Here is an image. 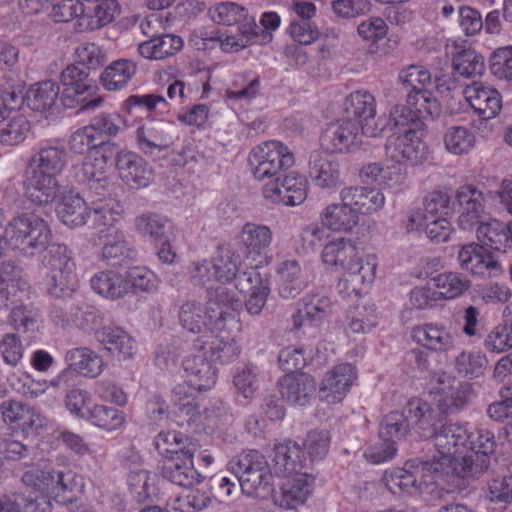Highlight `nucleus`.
Here are the masks:
<instances>
[{
	"label": "nucleus",
	"mask_w": 512,
	"mask_h": 512,
	"mask_svg": "<svg viewBox=\"0 0 512 512\" xmlns=\"http://www.w3.org/2000/svg\"><path fill=\"white\" fill-rule=\"evenodd\" d=\"M495 447L494 435L488 430L474 433L466 425H449L436 436L432 459L409 460L404 467L386 473L384 480L393 494L431 493L441 478L466 479L482 473L488 468V457Z\"/></svg>",
	"instance_id": "f257e3e1"
},
{
	"label": "nucleus",
	"mask_w": 512,
	"mask_h": 512,
	"mask_svg": "<svg viewBox=\"0 0 512 512\" xmlns=\"http://www.w3.org/2000/svg\"><path fill=\"white\" fill-rule=\"evenodd\" d=\"M241 301L229 288H221L205 305L195 300L183 302L179 308L180 326L193 334H204L197 349L210 353L222 362H230L240 353L237 344L241 322L237 311Z\"/></svg>",
	"instance_id": "f03ea898"
},
{
	"label": "nucleus",
	"mask_w": 512,
	"mask_h": 512,
	"mask_svg": "<svg viewBox=\"0 0 512 512\" xmlns=\"http://www.w3.org/2000/svg\"><path fill=\"white\" fill-rule=\"evenodd\" d=\"M321 262L328 271L341 272L337 289L344 298L367 294L376 279L379 264L375 253H360L356 243L346 237L327 242L321 251Z\"/></svg>",
	"instance_id": "7ed1b4c3"
},
{
	"label": "nucleus",
	"mask_w": 512,
	"mask_h": 512,
	"mask_svg": "<svg viewBox=\"0 0 512 512\" xmlns=\"http://www.w3.org/2000/svg\"><path fill=\"white\" fill-rule=\"evenodd\" d=\"M422 117L424 114L413 112L404 105H395L391 109L389 120L395 131L385 143L388 160L405 167L420 166L427 161L430 151L425 142L426 128Z\"/></svg>",
	"instance_id": "20e7f679"
},
{
	"label": "nucleus",
	"mask_w": 512,
	"mask_h": 512,
	"mask_svg": "<svg viewBox=\"0 0 512 512\" xmlns=\"http://www.w3.org/2000/svg\"><path fill=\"white\" fill-rule=\"evenodd\" d=\"M451 198L447 192L434 190L427 193L422 205L411 208L404 222L407 232H424L433 243H446L455 229L449 220Z\"/></svg>",
	"instance_id": "39448f33"
},
{
	"label": "nucleus",
	"mask_w": 512,
	"mask_h": 512,
	"mask_svg": "<svg viewBox=\"0 0 512 512\" xmlns=\"http://www.w3.org/2000/svg\"><path fill=\"white\" fill-rule=\"evenodd\" d=\"M241 256L238 252L223 248L210 259H198L191 263L189 276L194 285L213 289L216 284L226 285L238 281Z\"/></svg>",
	"instance_id": "423d86ee"
},
{
	"label": "nucleus",
	"mask_w": 512,
	"mask_h": 512,
	"mask_svg": "<svg viewBox=\"0 0 512 512\" xmlns=\"http://www.w3.org/2000/svg\"><path fill=\"white\" fill-rule=\"evenodd\" d=\"M247 161L254 179L265 184L290 169L295 164V155L285 143L266 140L250 150Z\"/></svg>",
	"instance_id": "0eeeda50"
},
{
	"label": "nucleus",
	"mask_w": 512,
	"mask_h": 512,
	"mask_svg": "<svg viewBox=\"0 0 512 512\" xmlns=\"http://www.w3.org/2000/svg\"><path fill=\"white\" fill-rule=\"evenodd\" d=\"M7 245L25 256H34L46 249L51 240L47 222L32 214L12 218L5 227Z\"/></svg>",
	"instance_id": "6e6552de"
},
{
	"label": "nucleus",
	"mask_w": 512,
	"mask_h": 512,
	"mask_svg": "<svg viewBox=\"0 0 512 512\" xmlns=\"http://www.w3.org/2000/svg\"><path fill=\"white\" fill-rule=\"evenodd\" d=\"M167 100L159 94H134L130 95L122 104L124 116H98L91 125L95 128V132L99 138L115 137L121 131L134 127L136 122V110L143 109L148 113L155 111L167 110Z\"/></svg>",
	"instance_id": "1a4fd4ad"
},
{
	"label": "nucleus",
	"mask_w": 512,
	"mask_h": 512,
	"mask_svg": "<svg viewBox=\"0 0 512 512\" xmlns=\"http://www.w3.org/2000/svg\"><path fill=\"white\" fill-rule=\"evenodd\" d=\"M46 286L56 298L71 297L78 289L79 279L72 252L65 245H54L45 260Z\"/></svg>",
	"instance_id": "9d476101"
},
{
	"label": "nucleus",
	"mask_w": 512,
	"mask_h": 512,
	"mask_svg": "<svg viewBox=\"0 0 512 512\" xmlns=\"http://www.w3.org/2000/svg\"><path fill=\"white\" fill-rule=\"evenodd\" d=\"M23 484L38 493L33 499L54 500L65 503L68 494L73 492L76 485V475L56 469H31L22 476Z\"/></svg>",
	"instance_id": "9b49d317"
},
{
	"label": "nucleus",
	"mask_w": 512,
	"mask_h": 512,
	"mask_svg": "<svg viewBox=\"0 0 512 512\" xmlns=\"http://www.w3.org/2000/svg\"><path fill=\"white\" fill-rule=\"evenodd\" d=\"M398 81L404 87L411 88L407 95L408 108L431 118L440 115L439 100L426 90V86L431 83V74L424 66L409 65L403 68L398 74Z\"/></svg>",
	"instance_id": "f8f14e48"
},
{
	"label": "nucleus",
	"mask_w": 512,
	"mask_h": 512,
	"mask_svg": "<svg viewBox=\"0 0 512 512\" xmlns=\"http://www.w3.org/2000/svg\"><path fill=\"white\" fill-rule=\"evenodd\" d=\"M66 105L81 106V110H94L102 103L97 87L89 79V73L77 64L68 65L60 74Z\"/></svg>",
	"instance_id": "ddd939ff"
},
{
	"label": "nucleus",
	"mask_w": 512,
	"mask_h": 512,
	"mask_svg": "<svg viewBox=\"0 0 512 512\" xmlns=\"http://www.w3.org/2000/svg\"><path fill=\"white\" fill-rule=\"evenodd\" d=\"M236 242L243 251L244 259L255 270L271 263L269 249L273 242V232L268 225L246 222L240 228Z\"/></svg>",
	"instance_id": "4468645a"
},
{
	"label": "nucleus",
	"mask_w": 512,
	"mask_h": 512,
	"mask_svg": "<svg viewBox=\"0 0 512 512\" xmlns=\"http://www.w3.org/2000/svg\"><path fill=\"white\" fill-rule=\"evenodd\" d=\"M343 118L358 124L366 137H378L385 125L381 118L376 117V100L367 91H354L342 103Z\"/></svg>",
	"instance_id": "2eb2a0df"
},
{
	"label": "nucleus",
	"mask_w": 512,
	"mask_h": 512,
	"mask_svg": "<svg viewBox=\"0 0 512 512\" xmlns=\"http://www.w3.org/2000/svg\"><path fill=\"white\" fill-rule=\"evenodd\" d=\"M457 260L460 268L475 278H498L504 274V267L498 257L479 243L462 245Z\"/></svg>",
	"instance_id": "dca6fc26"
},
{
	"label": "nucleus",
	"mask_w": 512,
	"mask_h": 512,
	"mask_svg": "<svg viewBox=\"0 0 512 512\" xmlns=\"http://www.w3.org/2000/svg\"><path fill=\"white\" fill-rule=\"evenodd\" d=\"M134 139L136 147L145 155L167 152L174 145L173 123L136 117Z\"/></svg>",
	"instance_id": "f3484780"
},
{
	"label": "nucleus",
	"mask_w": 512,
	"mask_h": 512,
	"mask_svg": "<svg viewBox=\"0 0 512 512\" xmlns=\"http://www.w3.org/2000/svg\"><path fill=\"white\" fill-rule=\"evenodd\" d=\"M262 195L273 204L300 205L307 198L308 181L305 176L296 171L284 172L278 179L263 185Z\"/></svg>",
	"instance_id": "a211bd4d"
},
{
	"label": "nucleus",
	"mask_w": 512,
	"mask_h": 512,
	"mask_svg": "<svg viewBox=\"0 0 512 512\" xmlns=\"http://www.w3.org/2000/svg\"><path fill=\"white\" fill-rule=\"evenodd\" d=\"M235 470L241 490L248 496L258 495L261 489L269 487L272 482L270 467L258 451L241 454Z\"/></svg>",
	"instance_id": "6ab92c4d"
},
{
	"label": "nucleus",
	"mask_w": 512,
	"mask_h": 512,
	"mask_svg": "<svg viewBox=\"0 0 512 512\" xmlns=\"http://www.w3.org/2000/svg\"><path fill=\"white\" fill-rule=\"evenodd\" d=\"M361 128L353 121L340 118L327 125L320 137L323 150L330 153H349L360 148L363 142Z\"/></svg>",
	"instance_id": "aec40b11"
},
{
	"label": "nucleus",
	"mask_w": 512,
	"mask_h": 512,
	"mask_svg": "<svg viewBox=\"0 0 512 512\" xmlns=\"http://www.w3.org/2000/svg\"><path fill=\"white\" fill-rule=\"evenodd\" d=\"M0 413L8 428L25 438L37 433L46 425L45 417L34 407L22 401H3L0 404Z\"/></svg>",
	"instance_id": "412c9836"
},
{
	"label": "nucleus",
	"mask_w": 512,
	"mask_h": 512,
	"mask_svg": "<svg viewBox=\"0 0 512 512\" xmlns=\"http://www.w3.org/2000/svg\"><path fill=\"white\" fill-rule=\"evenodd\" d=\"M357 380V369L350 363L335 365L323 376L319 385V397L328 404L343 401Z\"/></svg>",
	"instance_id": "4be33fe9"
},
{
	"label": "nucleus",
	"mask_w": 512,
	"mask_h": 512,
	"mask_svg": "<svg viewBox=\"0 0 512 512\" xmlns=\"http://www.w3.org/2000/svg\"><path fill=\"white\" fill-rule=\"evenodd\" d=\"M411 338L423 348L440 354L452 352L457 345L456 332L439 322H427L414 326Z\"/></svg>",
	"instance_id": "5701e85b"
},
{
	"label": "nucleus",
	"mask_w": 512,
	"mask_h": 512,
	"mask_svg": "<svg viewBox=\"0 0 512 512\" xmlns=\"http://www.w3.org/2000/svg\"><path fill=\"white\" fill-rule=\"evenodd\" d=\"M116 168L122 182L132 189L148 187L154 180V170L139 154L121 150L115 156Z\"/></svg>",
	"instance_id": "b1692460"
},
{
	"label": "nucleus",
	"mask_w": 512,
	"mask_h": 512,
	"mask_svg": "<svg viewBox=\"0 0 512 512\" xmlns=\"http://www.w3.org/2000/svg\"><path fill=\"white\" fill-rule=\"evenodd\" d=\"M314 477L302 472L285 475L273 502L281 509H297L306 504L314 489Z\"/></svg>",
	"instance_id": "393cba45"
},
{
	"label": "nucleus",
	"mask_w": 512,
	"mask_h": 512,
	"mask_svg": "<svg viewBox=\"0 0 512 512\" xmlns=\"http://www.w3.org/2000/svg\"><path fill=\"white\" fill-rule=\"evenodd\" d=\"M456 200L460 206L458 225L462 230L476 229L488 215L484 207V195L475 186L466 184L456 191Z\"/></svg>",
	"instance_id": "a878e982"
},
{
	"label": "nucleus",
	"mask_w": 512,
	"mask_h": 512,
	"mask_svg": "<svg viewBox=\"0 0 512 512\" xmlns=\"http://www.w3.org/2000/svg\"><path fill=\"white\" fill-rule=\"evenodd\" d=\"M103 350L118 362L133 360L139 352L136 339L120 327H103L96 334Z\"/></svg>",
	"instance_id": "bb28decb"
},
{
	"label": "nucleus",
	"mask_w": 512,
	"mask_h": 512,
	"mask_svg": "<svg viewBox=\"0 0 512 512\" xmlns=\"http://www.w3.org/2000/svg\"><path fill=\"white\" fill-rule=\"evenodd\" d=\"M339 198L340 202L329 203L320 210L318 220L332 233L350 234L358 226L359 219L342 190Z\"/></svg>",
	"instance_id": "cd10ccee"
},
{
	"label": "nucleus",
	"mask_w": 512,
	"mask_h": 512,
	"mask_svg": "<svg viewBox=\"0 0 512 512\" xmlns=\"http://www.w3.org/2000/svg\"><path fill=\"white\" fill-rule=\"evenodd\" d=\"M332 308L331 299L324 293H308L298 302V309L292 315L293 327L300 329L306 324L318 325L332 313Z\"/></svg>",
	"instance_id": "c85d7f7f"
},
{
	"label": "nucleus",
	"mask_w": 512,
	"mask_h": 512,
	"mask_svg": "<svg viewBox=\"0 0 512 512\" xmlns=\"http://www.w3.org/2000/svg\"><path fill=\"white\" fill-rule=\"evenodd\" d=\"M117 145L101 141L87 153L82 163V173L87 181L105 182L112 171V160L116 155Z\"/></svg>",
	"instance_id": "c756f323"
},
{
	"label": "nucleus",
	"mask_w": 512,
	"mask_h": 512,
	"mask_svg": "<svg viewBox=\"0 0 512 512\" xmlns=\"http://www.w3.org/2000/svg\"><path fill=\"white\" fill-rule=\"evenodd\" d=\"M235 289L246 296L245 306L251 315H258L264 308L270 293L269 282L255 269L243 272Z\"/></svg>",
	"instance_id": "7c9ffc66"
},
{
	"label": "nucleus",
	"mask_w": 512,
	"mask_h": 512,
	"mask_svg": "<svg viewBox=\"0 0 512 512\" xmlns=\"http://www.w3.org/2000/svg\"><path fill=\"white\" fill-rule=\"evenodd\" d=\"M463 95L470 107L483 120L495 118L502 108L500 93L482 83L474 82L468 85Z\"/></svg>",
	"instance_id": "2f4dec72"
},
{
	"label": "nucleus",
	"mask_w": 512,
	"mask_h": 512,
	"mask_svg": "<svg viewBox=\"0 0 512 512\" xmlns=\"http://www.w3.org/2000/svg\"><path fill=\"white\" fill-rule=\"evenodd\" d=\"M403 166L396 163L386 166L378 162L369 163L362 167L360 176L366 183L397 192L407 181V171Z\"/></svg>",
	"instance_id": "473e14b6"
},
{
	"label": "nucleus",
	"mask_w": 512,
	"mask_h": 512,
	"mask_svg": "<svg viewBox=\"0 0 512 512\" xmlns=\"http://www.w3.org/2000/svg\"><path fill=\"white\" fill-rule=\"evenodd\" d=\"M55 211L59 220L70 228L86 225L91 217V207L83 197L73 191L60 196Z\"/></svg>",
	"instance_id": "72a5a7b5"
},
{
	"label": "nucleus",
	"mask_w": 512,
	"mask_h": 512,
	"mask_svg": "<svg viewBox=\"0 0 512 512\" xmlns=\"http://www.w3.org/2000/svg\"><path fill=\"white\" fill-rule=\"evenodd\" d=\"M187 382L199 392L212 389L218 379L217 368L204 354L190 355L183 361Z\"/></svg>",
	"instance_id": "f704fd0d"
},
{
	"label": "nucleus",
	"mask_w": 512,
	"mask_h": 512,
	"mask_svg": "<svg viewBox=\"0 0 512 512\" xmlns=\"http://www.w3.org/2000/svg\"><path fill=\"white\" fill-rule=\"evenodd\" d=\"M24 190L28 200L35 205L43 206L57 198L60 185L52 174H43L28 169Z\"/></svg>",
	"instance_id": "c9c22d12"
},
{
	"label": "nucleus",
	"mask_w": 512,
	"mask_h": 512,
	"mask_svg": "<svg viewBox=\"0 0 512 512\" xmlns=\"http://www.w3.org/2000/svg\"><path fill=\"white\" fill-rule=\"evenodd\" d=\"M279 390L288 403L305 406L309 404L315 393L316 382L306 373L286 374L279 381Z\"/></svg>",
	"instance_id": "e433bc0d"
},
{
	"label": "nucleus",
	"mask_w": 512,
	"mask_h": 512,
	"mask_svg": "<svg viewBox=\"0 0 512 512\" xmlns=\"http://www.w3.org/2000/svg\"><path fill=\"white\" fill-rule=\"evenodd\" d=\"M197 448L186 450L184 454L170 459V464L165 468V476L173 484L192 488L204 481L205 476L200 474L194 466V456Z\"/></svg>",
	"instance_id": "4c0bfd02"
},
{
	"label": "nucleus",
	"mask_w": 512,
	"mask_h": 512,
	"mask_svg": "<svg viewBox=\"0 0 512 512\" xmlns=\"http://www.w3.org/2000/svg\"><path fill=\"white\" fill-rule=\"evenodd\" d=\"M277 289L284 299H292L307 286L300 263L295 259H286L275 267Z\"/></svg>",
	"instance_id": "58836bf2"
},
{
	"label": "nucleus",
	"mask_w": 512,
	"mask_h": 512,
	"mask_svg": "<svg viewBox=\"0 0 512 512\" xmlns=\"http://www.w3.org/2000/svg\"><path fill=\"white\" fill-rule=\"evenodd\" d=\"M64 360L70 371L82 377L95 379L105 368L103 357L88 347H77L65 353Z\"/></svg>",
	"instance_id": "ea45409f"
},
{
	"label": "nucleus",
	"mask_w": 512,
	"mask_h": 512,
	"mask_svg": "<svg viewBox=\"0 0 512 512\" xmlns=\"http://www.w3.org/2000/svg\"><path fill=\"white\" fill-rule=\"evenodd\" d=\"M349 204L356 212L358 219L360 215L370 216L382 210L386 204L384 193L372 187H345L342 189Z\"/></svg>",
	"instance_id": "a19ab883"
},
{
	"label": "nucleus",
	"mask_w": 512,
	"mask_h": 512,
	"mask_svg": "<svg viewBox=\"0 0 512 512\" xmlns=\"http://www.w3.org/2000/svg\"><path fill=\"white\" fill-rule=\"evenodd\" d=\"M81 13L79 31L87 32L111 23L121 13V7L119 2H84Z\"/></svg>",
	"instance_id": "79ce46f5"
},
{
	"label": "nucleus",
	"mask_w": 512,
	"mask_h": 512,
	"mask_svg": "<svg viewBox=\"0 0 512 512\" xmlns=\"http://www.w3.org/2000/svg\"><path fill=\"white\" fill-rule=\"evenodd\" d=\"M93 213L92 229L98 237H103L112 233L113 230H120L116 227L122 214L123 207L115 199H105L103 201L94 202L91 206V214Z\"/></svg>",
	"instance_id": "37998d69"
},
{
	"label": "nucleus",
	"mask_w": 512,
	"mask_h": 512,
	"mask_svg": "<svg viewBox=\"0 0 512 512\" xmlns=\"http://www.w3.org/2000/svg\"><path fill=\"white\" fill-rule=\"evenodd\" d=\"M479 241L495 250L506 251L512 248V221L507 224L487 217L477 228Z\"/></svg>",
	"instance_id": "c03bdc74"
},
{
	"label": "nucleus",
	"mask_w": 512,
	"mask_h": 512,
	"mask_svg": "<svg viewBox=\"0 0 512 512\" xmlns=\"http://www.w3.org/2000/svg\"><path fill=\"white\" fill-rule=\"evenodd\" d=\"M309 174L315 185L322 189L337 187L341 182L338 163L319 151L310 154Z\"/></svg>",
	"instance_id": "a18cd8bd"
},
{
	"label": "nucleus",
	"mask_w": 512,
	"mask_h": 512,
	"mask_svg": "<svg viewBox=\"0 0 512 512\" xmlns=\"http://www.w3.org/2000/svg\"><path fill=\"white\" fill-rule=\"evenodd\" d=\"M102 244L99 259L110 265H122L132 258L133 249L122 230H113L106 236L98 237Z\"/></svg>",
	"instance_id": "49530a36"
},
{
	"label": "nucleus",
	"mask_w": 512,
	"mask_h": 512,
	"mask_svg": "<svg viewBox=\"0 0 512 512\" xmlns=\"http://www.w3.org/2000/svg\"><path fill=\"white\" fill-rule=\"evenodd\" d=\"M92 290L107 300H118L127 295V283L124 274L115 270L96 272L90 278Z\"/></svg>",
	"instance_id": "de8ad7c7"
},
{
	"label": "nucleus",
	"mask_w": 512,
	"mask_h": 512,
	"mask_svg": "<svg viewBox=\"0 0 512 512\" xmlns=\"http://www.w3.org/2000/svg\"><path fill=\"white\" fill-rule=\"evenodd\" d=\"M67 162V153L63 147L46 145L32 157L29 170L52 174L55 178L62 172Z\"/></svg>",
	"instance_id": "09e8293b"
},
{
	"label": "nucleus",
	"mask_w": 512,
	"mask_h": 512,
	"mask_svg": "<svg viewBox=\"0 0 512 512\" xmlns=\"http://www.w3.org/2000/svg\"><path fill=\"white\" fill-rule=\"evenodd\" d=\"M272 461L275 473L288 475L300 472L305 456L297 443L284 441L275 446Z\"/></svg>",
	"instance_id": "8fccbe9b"
},
{
	"label": "nucleus",
	"mask_w": 512,
	"mask_h": 512,
	"mask_svg": "<svg viewBox=\"0 0 512 512\" xmlns=\"http://www.w3.org/2000/svg\"><path fill=\"white\" fill-rule=\"evenodd\" d=\"M60 87L52 80L41 81L29 87L26 92L27 106L39 113L50 112L56 105Z\"/></svg>",
	"instance_id": "3c124183"
},
{
	"label": "nucleus",
	"mask_w": 512,
	"mask_h": 512,
	"mask_svg": "<svg viewBox=\"0 0 512 512\" xmlns=\"http://www.w3.org/2000/svg\"><path fill=\"white\" fill-rule=\"evenodd\" d=\"M127 283V294L134 295L154 294L158 291L161 280L158 275L145 265L130 267L125 273Z\"/></svg>",
	"instance_id": "603ef678"
},
{
	"label": "nucleus",
	"mask_w": 512,
	"mask_h": 512,
	"mask_svg": "<svg viewBox=\"0 0 512 512\" xmlns=\"http://www.w3.org/2000/svg\"><path fill=\"white\" fill-rule=\"evenodd\" d=\"M137 65L129 59H118L109 64L101 73L100 82L108 91L121 90L136 74Z\"/></svg>",
	"instance_id": "864d4df0"
},
{
	"label": "nucleus",
	"mask_w": 512,
	"mask_h": 512,
	"mask_svg": "<svg viewBox=\"0 0 512 512\" xmlns=\"http://www.w3.org/2000/svg\"><path fill=\"white\" fill-rule=\"evenodd\" d=\"M154 446L161 456L170 460L184 454L186 450L197 448L196 444L182 432L162 430L154 438Z\"/></svg>",
	"instance_id": "5fc2aeb1"
},
{
	"label": "nucleus",
	"mask_w": 512,
	"mask_h": 512,
	"mask_svg": "<svg viewBox=\"0 0 512 512\" xmlns=\"http://www.w3.org/2000/svg\"><path fill=\"white\" fill-rule=\"evenodd\" d=\"M438 300H453L464 294L471 286V281L463 274L446 271L432 278Z\"/></svg>",
	"instance_id": "6e6d98bb"
},
{
	"label": "nucleus",
	"mask_w": 512,
	"mask_h": 512,
	"mask_svg": "<svg viewBox=\"0 0 512 512\" xmlns=\"http://www.w3.org/2000/svg\"><path fill=\"white\" fill-rule=\"evenodd\" d=\"M475 133L465 126H451L443 134L444 149L451 155L464 156L476 147Z\"/></svg>",
	"instance_id": "4d7b16f0"
},
{
	"label": "nucleus",
	"mask_w": 512,
	"mask_h": 512,
	"mask_svg": "<svg viewBox=\"0 0 512 512\" xmlns=\"http://www.w3.org/2000/svg\"><path fill=\"white\" fill-rule=\"evenodd\" d=\"M260 77L252 73L234 76L225 90V98L231 103L250 102L259 95Z\"/></svg>",
	"instance_id": "13d9d810"
},
{
	"label": "nucleus",
	"mask_w": 512,
	"mask_h": 512,
	"mask_svg": "<svg viewBox=\"0 0 512 512\" xmlns=\"http://www.w3.org/2000/svg\"><path fill=\"white\" fill-rule=\"evenodd\" d=\"M182 46L183 40L181 37L167 34L141 43L138 51L144 58L161 60L174 55L181 50Z\"/></svg>",
	"instance_id": "bf43d9fd"
},
{
	"label": "nucleus",
	"mask_w": 512,
	"mask_h": 512,
	"mask_svg": "<svg viewBox=\"0 0 512 512\" xmlns=\"http://www.w3.org/2000/svg\"><path fill=\"white\" fill-rule=\"evenodd\" d=\"M407 412L409 418L414 421L415 425L421 431L423 437H431L438 435L436 433V419L434 416V411L431 406L424 400L420 398H413L409 400L407 403ZM454 423L447 424L442 427L439 434L449 425H453Z\"/></svg>",
	"instance_id": "052dcab7"
},
{
	"label": "nucleus",
	"mask_w": 512,
	"mask_h": 512,
	"mask_svg": "<svg viewBox=\"0 0 512 512\" xmlns=\"http://www.w3.org/2000/svg\"><path fill=\"white\" fill-rule=\"evenodd\" d=\"M134 225L140 235L153 242L163 241L167 232L173 228L171 221L166 216L152 212L138 215L134 220Z\"/></svg>",
	"instance_id": "680f3d73"
},
{
	"label": "nucleus",
	"mask_w": 512,
	"mask_h": 512,
	"mask_svg": "<svg viewBox=\"0 0 512 512\" xmlns=\"http://www.w3.org/2000/svg\"><path fill=\"white\" fill-rule=\"evenodd\" d=\"M452 363L455 371L460 376L475 379L484 374L488 359L479 350L464 349L455 355Z\"/></svg>",
	"instance_id": "e2e57ef3"
},
{
	"label": "nucleus",
	"mask_w": 512,
	"mask_h": 512,
	"mask_svg": "<svg viewBox=\"0 0 512 512\" xmlns=\"http://www.w3.org/2000/svg\"><path fill=\"white\" fill-rule=\"evenodd\" d=\"M88 422L98 429L111 433L120 430L125 425L126 415L115 407L94 403Z\"/></svg>",
	"instance_id": "0e129e2a"
},
{
	"label": "nucleus",
	"mask_w": 512,
	"mask_h": 512,
	"mask_svg": "<svg viewBox=\"0 0 512 512\" xmlns=\"http://www.w3.org/2000/svg\"><path fill=\"white\" fill-rule=\"evenodd\" d=\"M452 68L464 78L481 76L485 71V60L481 53L471 48H463L452 56Z\"/></svg>",
	"instance_id": "69168bd1"
},
{
	"label": "nucleus",
	"mask_w": 512,
	"mask_h": 512,
	"mask_svg": "<svg viewBox=\"0 0 512 512\" xmlns=\"http://www.w3.org/2000/svg\"><path fill=\"white\" fill-rule=\"evenodd\" d=\"M171 400L179 413L187 417V423H195L200 417L193 387L188 383L177 384L171 392Z\"/></svg>",
	"instance_id": "338daca9"
},
{
	"label": "nucleus",
	"mask_w": 512,
	"mask_h": 512,
	"mask_svg": "<svg viewBox=\"0 0 512 512\" xmlns=\"http://www.w3.org/2000/svg\"><path fill=\"white\" fill-rule=\"evenodd\" d=\"M8 321L16 331L29 336H34L42 327L38 312L25 305L14 307L10 312Z\"/></svg>",
	"instance_id": "774afa93"
}]
</instances>
